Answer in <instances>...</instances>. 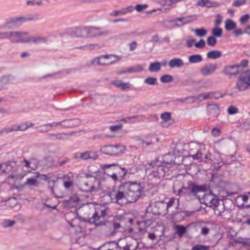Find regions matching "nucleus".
<instances>
[{
    "mask_svg": "<svg viewBox=\"0 0 250 250\" xmlns=\"http://www.w3.org/2000/svg\"><path fill=\"white\" fill-rule=\"evenodd\" d=\"M109 196L112 202L118 204L120 206L129 203L123 184L119 186L117 189L110 191Z\"/></svg>",
    "mask_w": 250,
    "mask_h": 250,
    "instance_id": "39448f33",
    "label": "nucleus"
},
{
    "mask_svg": "<svg viewBox=\"0 0 250 250\" xmlns=\"http://www.w3.org/2000/svg\"><path fill=\"white\" fill-rule=\"evenodd\" d=\"M25 184L29 186H37L38 184L37 178L31 177L27 179Z\"/></svg>",
    "mask_w": 250,
    "mask_h": 250,
    "instance_id": "8fccbe9b",
    "label": "nucleus"
},
{
    "mask_svg": "<svg viewBox=\"0 0 250 250\" xmlns=\"http://www.w3.org/2000/svg\"><path fill=\"white\" fill-rule=\"evenodd\" d=\"M100 182L95 178L82 182L79 186V189L91 194H95L101 189Z\"/></svg>",
    "mask_w": 250,
    "mask_h": 250,
    "instance_id": "0eeeda50",
    "label": "nucleus"
},
{
    "mask_svg": "<svg viewBox=\"0 0 250 250\" xmlns=\"http://www.w3.org/2000/svg\"><path fill=\"white\" fill-rule=\"evenodd\" d=\"M121 59V57L113 54L101 56L94 59V63L99 65H110Z\"/></svg>",
    "mask_w": 250,
    "mask_h": 250,
    "instance_id": "6e6552de",
    "label": "nucleus"
},
{
    "mask_svg": "<svg viewBox=\"0 0 250 250\" xmlns=\"http://www.w3.org/2000/svg\"><path fill=\"white\" fill-rule=\"evenodd\" d=\"M184 64L183 60L178 58H174L170 60L168 63L169 67L171 68H181L184 65Z\"/></svg>",
    "mask_w": 250,
    "mask_h": 250,
    "instance_id": "5701e85b",
    "label": "nucleus"
},
{
    "mask_svg": "<svg viewBox=\"0 0 250 250\" xmlns=\"http://www.w3.org/2000/svg\"><path fill=\"white\" fill-rule=\"evenodd\" d=\"M174 229L179 237H182L186 232L187 228L185 226L180 225H176L174 227Z\"/></svg>",
    "mask_w": 250,
    "mask_h": 250,
    "instance_id": "4c0bfd02",
    "label": "nucleus"
},
{
    "mask_svg": "<svg viewBox=\"0 0 250 250\" xmlns=\"http://www.w3.org/2000/svg\"><path fill=\"white\" fill-rule=\"evenodd\" d=\"M216 64L210 63L204 65L201 69V73L204 76L211 75L217 69Z\"/></svg>",
    "mask_w": 250,
    "mask_h": 250,
    "instance_id": "412c9836",
    "label": "nucleus"
},
{
    "mask_svg": "<svg viewBox=\"0 0 250 250\" xmlns=\"http://www.w3.org/2000/svg\"><path fill=\"white\" fill-rule=\"evenodd\" d=\"M207 42L209 46H214L217 43V40L215 37L210 36L208 38Z\"/></svg>",
    "mask_w": 250,
    "mask_h": 250,
    "instance_id": "603ef678",
    "label": "nucleus"
},
{
    "mask_svg": "<svg viewBox=\"0 0 250 250\" xmlns=\"http://www.w3.org/2000/svg\"><path fill=\"white\" fill-rule=\"evenodd\" d=\"M34 125L32 123L28 124L27 123H22L20 125H14L15 131H25L27 128L31 127Z\"/></svg>",
    "mask_w": 250,
    "mask_h": 250,
    "instance_id": "c756f323",
    "label": "nucleus"
},
{
    "mask_svg": "<svg viewBox=\"0 0 250 250\" xmlns=\"http://www.w3.org/2000/svg\"><path fill=\"white\" fill-rule=\"evenodd\" d=\"M86 38H94L107 34V32L103 30L101 27H86Z\"/></svg>",
    "mask_w": 250,
    "mask_h": 250,
    "instance_id": "f3484780",
    "label": "nucleus"
},
{
    "mask_svg": "<svg viewBox=\"0 0 250 250\" xmlns=\"http://www.w3.org/2000/svg\"><path fill=\"white\" fill-rule=\"evenodd\" d=\"M236 24L234 21L230 19H227L225 21V29L227 31H230L235 29Z\"/></svg>",
    "mask_w": 250,
    "mask_h": 250,
    "instance_id": "ea45409f",
    "label": "nucleus"
},
{
    "mask_svg": "<svg viewBox=\"0 0 250 250\" xmlns=\"http://www.w3.org/2000/svg\"><path fill=\"white\" fill-rule=\"evenodd\" d=\"M171 114L168 112H165L161 115V119L165 122L168 121L171 119Z\"/></svg>",
    "mask_w": 250,
    "mask_h": 250,
    "instance_id": "6e6d98bb",
    "label": "nucleus"
},
{
    "mask_svg": "<svg viewBox=\"0 0 250 250\" xmlns=\"http://www.w3.org/2000/svg\"><path fill=\"white\" fill-rule=\"evenodd\" d=\"M124 147L120 144L115 145H108L104 146L102 148L104 153L108 155H118L123 153Z\"/></svg>",
    "mask_w": 250,
    "mask_h": 250,
    "instance_id": "f8f14e48",
    "label": "nucleus"
},
{
    "mask_svg": "<svg viewBox=\"0 0 250 250\" xmlns=\"http://www.w3.org/2000/svg\"><path fill=\"white\" fill-rule=\"evenodd\" d=\"M123 127L122 124H119L114 125H111L109 127V129L112 132H115L116 131L119 129H121Z\"/></svg>",
    "mask_w": 250,
    "mask_h": 250,
    "instance_id": "680f3d73",
    "label": "nucleus"
},
{
    "mask_svg": "<svg viewBox=\"0 0 250 250\" xmlns=\"http://www.w3.org/2000/svg\"><path fill=\"white\" fill-rule=\"evenodd\" d=\"M238 109L234 105L229 106L227 109V112L229 115H234L238 113Z\"/></svg>",
    "mask_w": 250,
    "mask_h": 250,
    "instance_id": "3c124183",
    "label": "nucleus"
},
{
    "mask_svg": "<svg viewBox=\"0 0 250 250\" xmlns=\"http://www.w3.org/2000/svg\"><path fill=\"white\" fill-rule=\"evenodd\" d=\"M178 18L168 21L167 23L166 24V26L170 29L175 27H180L184 25L183 24H181L183 22L181 21H178Z\"/></svg>",
    "mask_w": 250,
    "mask_h": 250,
    "instance_id": "cd10ccee",
    "label": "nucleus"
},
{
    "mask_svg": "<svg viewBox=\"0 0 250 250\" xmlns=\"http://www.w3.org/2000/svg\"><path fill=\"white\" fill-rule=\"evenodd\" d=\"M161 68V64L160 62H155L150 64L148 70L151 72H158Z\"/></svg>",
    "mask_w": 250,
    "mask_h": 250,
    "instance_id": "e433bc0d",
    "label": "nucleus"
},
{
    "mask_svg": "<svg viewBox=\"0 0 250 250\" xmlns=\"http://www.w3.org/2000/svg\"><path fill=\"white\" fill-rule=\"evenodd\" d=\"M145 119V117L144 115H135L123 118L121 121L126 123L132 124L136 122L143 121Z\"/></svg>",
    "mask_w": 250,
    "mask_h": 250,
    "instance_id": "b1692460",
    "label": "nucleus"
},
{
    "mask_svg": "<svg viewBox=\"0 0 250 250\" xmlns=\"http://www.w3.org/2000/svg\"><path fill=\"white\" fill-rule=\"evenodd\" d=\"M202 60V56L200 54L192 55L188 57V62L190 63H199Z\"/></svg>",
    "mask_w": 250,
    "mask_h": 250,
    "instance_id": "c9c22d12",
    "label": "nucleus"
},
{
    "mask_svg": "<svg viewBox=\"0 0 250 250\" xmlns=\"http://www.w3.org/2000/svg\"><path fill=\"white\" fill-rule=\"evenodd\" d=\"M63 122H64V121L48 123V124H46L42 125V126H46V127L49 126L50 127H56L58 125H62V126H65L64 125L62 124V123Z\"/></svg>",
    "mask_w": 250,
    "mask_h": 250,
    "instance_id": "4d7b16f0",
    "label": "nucleus"
},
{
    "mask_svg": "<svg viewBox=\"0 0 250 250\" xmlns=\"http://www.w3.org/2000/svg\"><path fill=\"white\" fill-rule=\"evenodd\" d=\"M144 69V66L141 64H138L134 66H132L128 68V72L129 73H139L142 72Z\"/></svg>",
    "mask_w": 250,
    "mask_h": 250,
    "instance_id": "58836bf2",
    "label": "nucleus"
},
{
    "mask_svg": "<svg viewBox=\"0 0 250 250\" xmlns=\"http://www.w3.org/2000/svg\"><path fill=\"white\" fill-rule=\"evenodd\" d=\"M43 0H30L26 1L28 6H34L35 5L41 6L42 5Z\"/></svg>",
    "mask_w": 250,
    "mask_h": 250,
    "instance_id": "c03bdc74",
    "label": "nucleus"
},
{
    "mask_svg": "<svg viewBox=\"0 0 250 250\" xmlns=\"http://www.w3.org/2000/svg\"><path fill=\"white\" fill-rule=\"evenodd\" d=\"M172 163H174L172 159L169 162L159 161L158 160L151 163L147 168L151 170L150 175L157 178H164L169 175L172 172Z\"/></svg>",
    "mask_w": 250,
    "mask_h": 250,
    "instance_id": "f03ea898",
    "label": "nucleus"
},
{
    "mask_svg": "<svg viewBox=\"0 0 250 250\" xmlns=\"http://www.w3.org/2000/svg\"><path fill=\"white\" fill-rule=\"evenodd\" d=\"M75 158L79 160H86L88 159L96 160L98 156L96 151L87 150L83 152H77L74 155Z\"/></svg>",
    "mask_w": 250,
    "mask_h": 250,
    "instance_id": "dca6fc26",
    "label": "nucleus"
},
{
    "mask_svg": "<svg viewBox=\"0 0 250 250\" xmlns=\"http://www.w3.org/2000/svg\"><path fill=\"white\" fill-rule=\"evenodd\" d=\"M107 215V209L104 207L97 208L92 217L90 219V222L96 226H101L104 224V218Z\"/></svg>",
    "mask_w": 250,
    "mask_h": 250,
    "instance_id": "1a4fd4ad",
    "label": "nucleus"
},
{
    "mask_svg": "<svg viewBox=\"0 0 250 250\" xmlns=\"http://www.w3.org/2000/svg\"><path fill=\"white\" fill-rule=\"evenodd\" d=\"M207 112L210 118L217 117L220 114V108L216 104H208Z\"/></svg>",
    "mask_w": 250,
    "mask_h": 250,
    "instance_id": "aec40b11",
    "label": "nucleus"
},
{
    "mask_svg": "<svg viewBox=\"0 0 250 250\" xmlns=\"http://www.w3.org/2000/svg\"><path fill=\"white\" fill-rule=\"evenodd\" d=\"M176 199L174 198H172L169 199L168 202L166 203L167 206V210H168V208L173 206Z\"/></svg>",
    "mask_w": 250,
    "mask_h": 250,
    "instance_id": "338daca9",
    "label": "nucleus"
},
{
    "mask_svg": "<svg viewBox=\"0 0 250 250\" xmlns=\"http://www.w3.org/2000/svg\"><path fill=\"white\" fill-rule=\"evenodd\" d=\"M69 134L66 133H58L56 139L60 140H65L68 138Z\"/></svg>",
    "mask_w": 250,
    "mask_h": 250,
    "instance_id": "5fc2aeb1",
    "label": "nucleus"
},
{
    "mask_svg": "<svg viewBox=\"0 0 250 250\" xmlns=\"http://www.w3.org/2000/svg\"><path fill=\"white\" fill-rule=\"evenodd\" d=\"M250 86V70L244 71L238 78L236 87L240 91L245 90Z\"/></svg>",
    "mask_w": 250,
    "mask_h": 250,
    "instance_id": "9b49d317",
    "label": "nucleus"
},
{
    "mask_svg": "<svg viewBox=\"0 0 250 250\" xmlns=\"http://www.w3.org/2000/svg\"><path fill=\"white\" fill-rule=\"evenodd\" d=\"M157 202L151 203L146 208V212L152 213L154 215H158V211H157Z\"/></svg>",
    "mask_w": 250,
    "mask_h": 250,
    "instance_id": "473e14b6",
    "label": "nucleus"
},
{
    "mask_svg": "<svg viewBox=\"0 0 250 250\" xmlns=\"http://www.w3.org/2000/svg\"><path fill=\"white\" fill-rule=\"evenodd\" d=\"M26 42H32L35 44H38L40 43H45L46 42V39L44 38H42L41 37H27Z\"/></svg>",
    "mask_w": 250,
    "mask_h": 250,
    "instance_id": "72a5a7b5",
    "label": "nucleus"
},
{
    "mask_svg": "<svg viewBox=\"0 0 250 250\" xmlns=\"http://www.w3.org/2000/svg\"><path fill=\"white\" fill-rule=\"evenodd\" d=\"M189 156L194 160H198L202 158L203 154L201 150L199 149V146L197 144H190L189 145Z\"/></svg>",
    "mask_w": 250,
    "mask_h": 250,
    "instance_id": "a211bd4d",
    "label": "nucleus"
},
{
    "mask_svg": "<svg viewBox=\"0 0 250 250\" xmlns=\"http://www.w3.org/2000/svg\"><path fill=\"white\" fill-rule=\"evenodd\" d=\"M193 31L195 32L196 35L198 37H203L205 36L207 33V31L203 28L195 29L193 30Z\"/></svg>",
    "mask_w": 250,
    "mask_h": 250,
    "instance_id": "a18cd8bd",
    "label": "nucleus"
},
{
    "mask_svg": "<svg viewBox=\"0 0 250 250\" xmlns=\"http://www.w3.org/2000/svg\"><path fill=\"white\" fill-rule=\"evenodd\" d=\"M28 35L27 32H12L11 31L10 40L12 43H25L26 40V36Z\"/></svg>",
    "mask_w": 250,
    "mask_h": 250,
    "instance_id": "ddd939ff",
    "label": "nucleus"
},
{
    "mask_svg": "<svg viewBox=\"0 0 250 250\" xmlns=\"http://www.w3.org/2000/svg\"><path fill=\"white\" fill-rule=\"evenodd\" d=\"M19 166L16 161H8L1 163V171L2 172L8 174V179L16 180L19 178L18 171Z\"/></svg>",
    "mask_w": 250,
    "mask_h": 250,
    "instance_id": "423d86ee",
    "label": "nucleus"
},
{
    "mask_svg": "<svg viewBox=\"0 0 250 250\" xmlns=\"http://www.w3.org/2000/svg\"><path fill=\"white\" fill-rule=\"evenodd\" d=\"M80 200L77 196L71 197L70 199L66 201V206H68L69 208H76L79 205Z\"/></svg>",
    "mask_w": 250,
    "mask_h": 250,
    "instance_id": "393cba45",
    "label": "nucleus"
},
{
    "mask_svg": "<svg viewBox=\"0 0 250 250\" xmlns=\"http://www.w3.org/2000/svg\"><path fill=\"white\" fill-rule=\"evenodd\" d=\"M111 16H113V17H115V16H117L118 15H125V10H124V9H122L120 10H116V11H112L110 14Z\"/></svg>",
    "mask_w": 250,
    "mask_h": 250,
    "instance_id": "bf43d9fd",
    "label": "nucleus"
},
{
    "mask_svg": "<svg viewBox=\"0 0 250 250\" xmlns=\"http://www.w3.org/2000/svg\"><path fill=\"white\" fill-rule=\"evenodd\" d=\"M205 161L209 163L216 169L219 168L224 164L221 155L218 153H215L213 154L208 153L206 154L205 157Z\"/></svg>",
    "mask_w": 250,
    "mask_h": 250,
    "instance_id": "9d476101",
    "label": "nucleus"
},
{
    "mask_svg": "<svg viewBox=\"0 0 250 250\" xmlns=\"http://www.w3.org/2000/svg\"><path fill=\"white\" fill-rule=\"evenodd\" d=\"M205 190V186L197 185L191 181H188L187 185L179 182H175L172 188L174 194L183 197L187 201H191L199 198L198 193Z\"/></svg>",
    "mask_w": 250,
    "mask_h": 250,
    "instance_id": "f257e3e1",
    "label": "nucleus"
},
{
    "mask_svg": "<svg viewBox=\"0 0 250 250\" xmlns=\"http://www.w3.org/2000/svg\"><path fill=\"white\" fill-rule=\"evenodd\" d=\"M203 203L207 206L216 207L219 205L217 197L213 194L211 191L205 194L203 197Z\"/></svg>",
    "mask_w": 250,
    "mask_h": 250,
    "instance_id": "2eb2a0df",
    "label": "nucleus"
},
{
    "mask_svg": "<svg viewBox=\"0 0 250 250\" xmlns=\"http://www.w3.org/2000/svg\"><path fill=\"white\" fill-rule=\"evenodd\" d=\"M194 19L193 16H189L184 17L178 18V21H182L183 23L181 24H186L192 22Z\"/></svg>",
    "mask_w": 250,
    "mask_h": 250,
    "instance_id": "79ce46f5",
    "label": "nucleus"
},
{
    "mask_svg": "<svg viewBox=\"0 0 250 250\" xmlns=\"http://www.w3.org/2000/svg\"><path fill=\"white\" fill-rule=\"evenodd\" d=\"M157 208L158 215H164L168 212L166 203L163 201H157Z\"/></svg>",
    "mask_w": 250,
    "mask_h": 250,
    "instance_id": "a878e982",
    "label": "nucleus"
},
{
    "mask_svg": "<svg viewBox=\"0 0 250 250\" xmlns=\"http://www.w3.org/2000/svg\"><path fill=\"white\" fill-rule=\"evenodd\" d=\"M211 33L213 37L219 38L222 36L223 31L221 28L215 26L212 29Z\"/></svg>",
    "mask_w": 250,
    "mask_h": 250,
    "instance_id": "37998d69",
    "label": "nucleus"
},
{
    "mask_svg": "<svg viewBox=\"0 0 250 250\" xmlns=\"http://www.w3.org/2000/svg\"><path fill=\"white\" fill-rule=\"evenodd\" d=\"M40 19V16L37 14L30 15L27 16H20L11 18L0 26V29L16 28L20 26L25 21H37Z\"/></svg>",
    "mask_w": 250,
    "mask_h": 250,
    "instance_id": "7ed1b4c3",
    "label": "nucleus"
},
{
    "mask_svg": "<svg viewBox=\"0 0 250 250\" xmlns=\"http://www.w3.org/2000/svg\"><path fill=\"white\" fill-rule=\"evenodd\" d=\"M241 70H239V65H229L225 67L224 69V73L231 77L232 76H235L239 74Z\"/></svg>",
    "mask_w": 250,
    "mask_h": 250,
    "instance_id": "6ab92c4d",
    "label": "nucleus"
},
{
    "mask_svg": "<svg viewBox=\"0 0 250 250\" xmlns=\"http://www.w3.org/2000/svg\"><path fill=\"white\" fill-rule=\"evenodd\" d=\"M79 48L85 50H92L100 48V46L99 44L97 43H91L83 46H81Z\"/></svg>",
    "mask_w": 250,
    "mask_h": 250,
    "instance_id": "a19ab883",
    "label": "nucleus"
},
{
    "mask_svg": "<svg viewBox=\"0 0 250 250\" xmlns=\"http://www.w3.org/2000/svg\"><path fill=\"white\" fill-rule=\"evenodd\" d=\"M43 180L47 181L49 187L51 188V190L52 191H54V186L55 185V183L57 181V178H52V177L51 176V174H48L46 175H42Z\"/></svg>",
    "mask_w": 250,
    "mask_h": 250,
    "instance_id": "bb28decb",
    "label": "nucleus"
},
{
    "mask_svg": "<svg viewBox=\"0 0 250 250\" xmlns=\"http://www.w3.org/2000/svg\"><path fill=\"white\" fill-rule=\"evenodd\" d=\"M222 55L221 52L218 50H212L208 52L207 54V58L210 59H217Z\"/></svg>",
    "mask_w": 250,
    "mask_h": 250,
    "instance_id": "f704fd0d",
    "label": "nucleus"
},
{
    "mask_svg": "<svg viewBox=\"0 0 250 250\" xmlns=\"http://www.w3.org/2000/svg\"><path fill=\"white\" fill-rule=\"evenodd\" d=\"M86 27H76L72 32V36L75 37L86 38Z\"/></svg>",
    "mask_w": 250,
    "mask_h": 250,
    "instance_id": "4be33fe9",
    "label": "nucleus"
},
{
    "mask_svg": "<svg viewBox=\"0 0 250 250\" xmlns=\"http://www.w3.org/2000/svg\"><path fill=\"white\" fill-rule=\"evenodd\" d=\"M208 246L203 245H196L192 247L191 250H208Z\"/></svg>",
    "mask_w": 250,
    "mask_h": 250,
    "instance_id": "13d9d810",
    "label": "nucleus"
},
{
    "mask_svg": "<svg viewBox=\"0 0 250 250\" xmlns=\"http://www.w3.org/2000/svg\"><path fill=\"white\" fill-rule=\"evenodd\" d=\"M123 185L129 202H135L140 198L143 190L140 184L136 182H126L123 184Z\"/></svg>",
    "mask_w": 250,
    "mask_h": 250,
    "instance_id": "20e7f679",
    "label": "nucleus"
},
{
    "mask_svg": "<svg viewBox=\"0 0 250 250\" xmlns=\"http://www.w3.org/2000/svg\"><path fill=\"white\" fill-rule=\"evenodd\" d=\"M250 18V15L249 14H246L242 16L239 20V21L241 24L246 23Z\"/></svg>",
    "mask_w": 250,
    "mask_h": 250,
    "instance_id": "052dcab7",
    "label": "nucleus"
},
{
    "mask_svg": "<svg viewBox=\"0 0 250 250\" xmlns=\"http://www.w3.org/2000/svg\"><path fill=\"white\" fill-rule=\"evenodd\" d=\"M148 7V5L146 4H137L136 7L135 9L138 12L141 11L142 10L146 9Z\"/></svg>",
    "mask_w": 250,
    "mask_h": 250,
    "instance_id": "774afa93",
    "label": "nucleus"
},
{
    "mask_svg": "<svg viewBox=\"0 0 250 250\" xmlns=\"http://www.w3.org/2000/svg\"><path fill=\"white\" fill-rule=\"evenodd\" d=\"M16 223L15 221L8 219L4 220L2 222V226L4 228H8L13 226Z\"/></svg>",
    "mask_w": 250,
    "mask_h": 250,
    "instance_id": "864d4df0",
    "label": "nucleus"
},
{
    "mask_svg": "<svg viewBox=\"0 0 250 250\" xmlns=\"http://www.w3.org/2000/svg\"><path fill=\"white\" fill-rule=\"evenodd\" d=\"M145 83L149 85L157 84V80L156 78L148 77L145 80Z\"/></svg>",
    "mask_w": 250,
    "mask_h": 250,
    "instance_id": "09e8293b",
    "label": "nucleus"
},
{
    "mask_svg": "<svg viewBox=\"0 0 250 250\" xmlns=\"http://www.w3.org/2000/svg\"><path fill=\"white\" fill-rule=\"evenodd\" d=\"M173 80V77L170 75H164L160 78V81L163 83L171 82Z\"/></svg>",
    "mask_w": 250,
    "mask_h": 250,
    "instance_id": "49530a36",
    "label": "nucleus"
},
{
    "mask_svg": "<svg viewBox=\"0 0 250 250\" xmlns=\"http://www.w3.org/2000/svg\"><path fill=\"white\" fill-rule=\"evenodd\" d=\"M197 5L201 7L207 6L208 7H216L218 4L216 2H209V0H199Z\"/></svg>",
    "mask_w": 250,
    "mask_h": 250,
    "instance_id": "c85d7f7f",
    "label": "nucleus"
},
{
    "mask_svg": "<svg viewBox=\"0 0 250 250\" xmlns=\"http://www.w3.org/2000/svg\"><path fill=\"white\" fill-rule=\"evenodd\" d=\"M245 3V0H235L233 1L232 5L235 7H238Z\"/></svg>",
    "mask_w": 250,
    "mask_h": 250,
    "instance_id": "69168bd1",
    "label": "nucleus"
},
{
    "mask_svg": "<svg viewBox=\"0 0 250 250\" xmlns=\"http://www.w3.org/2000/svg\"><path fill=\"white\" fill-rule=\"evenodd\" d=\"M221 97L222 96H221L220 94L218 92H209L202 93L197 96L193 97L192 98L193 99V102H195L197 101L201 102L203 100L208 99H217Z\"/></svg>",
    "mask_w": 250,
    "mask_h": 250,
    "instance_id": "4468645a",
    "label": "nucleus"
},
{
    "mask_svg": "<svg viewBox=\"0 0 250 250\" xmlns=\"http://www.w3.org/2000/svg\"><path fill=\"white\" fill-rule=\"evenodd\" d=\"M117 168H120L122 171V175H117L116 173H113L111 175H109L110 177L115 182L118 181L120 178V179H122L123 178V177L126 174L127 172V170L125 168V167H119L118 166H117Z\"/></svg>",
    "mask_w": 250,
    "mask_h": 250,
    "instance_id": "7c9ffc66",
    "label": "nucleus"
},
{
    "mask_svg": "<svg viewBox=\"0 0 250 250\" xmlns=\"http://www.w3.org/2000/svg\"><path fill=\"white\" fill-rule=\"evenodd\" d=\"M11 31L10 32H0V39H10Z\"/></svg>",
    "mask_w": 250,
    "mask_h": 250,
    "instance_id": "e2e57ef3",
    "label": "nucleus"
},
{
    "mask_svg": "<svg viewBox=\"0 0 250 250\" xmlns=\"http://www.w3.org/2000/svg\"><path fill=\"white\" fill-rule=\"evenodd\" d=\"M195 46L198 48H203L205 46V42L203 39H201L198 42L195 44Z\"/></svg>",
    "mask_w": 250,
    "mask_h": 250,
    "instance_id": "0e129e2a",
    "label": "nucleus"
},
{
    "mask_svg": "<svg viewBox=\"0 0 250 250\" xmlns=\"http://www.w3.org/2000/svg\"><path fill=\"white\" fill-rule=\"evenodd\" d=\"M63 186L66 189H69L72 188L73 186V181L71 179L70 177L67 175H65L63 177Z\"/></svg>",
    "mask_w": 250,
    "mask_h": 250,
    "instance_id": "2f4dec72",
    "label": "nucleus"
},
{
    "mask_svg": "<svg viewBox=\"0 0 250 250\" xmlns=\"http://www.w3.org/2000/svg\"><path fill=\"white\" fill-rule=\"evenodd\" d=\"M13 131H16L14 125H13L11 126L8 127H5L0 130V134L1 135L3 134H7Z\"/></svg>",
    "mask_w": 250,
    "mask_h": 250,
    "instance_id": "de8ad7c7",
    "label": "nucleus"
}]
</instances>
